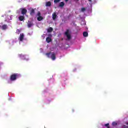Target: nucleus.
Instances as JSON below:
<instances>
[{
  "label": "nucleus",
  "mask_w": 128,
  "mask_h": 128,
  "mask_svg": "<svg viewBox=\"0 0 128 128\" xmlns=\"http://www.w3.org/2000/svg\"><path fill=\"white\" fill-rule=\"evenodd\" d=\"M46 56L47 58H50L52 60H55L56 59V54L52 52H50V53L46 54Z\"/></svg>",
  "instance_id": "1"
},
{
  "label": "nucleus",
  "mask_w": 128,
  "mask_h": 128,
  "mask_svg": "<svg viewBox=\"0 0 128 128\" xmlns=\"http://www.w3.org/2000/svg\"><path fill=\"white\" fill-rule=\"evenodd\" d=\"M64 36L66 38L67 40H70L72 38V34L69 30H67L65 32Z\"/></svg>",
  "instance_id": "2"
},
{
  "label": "nucleus",
  "mask_w": 128,
  "mask_h": 128,
  "mask_svg": "<svg viewBox=\"0 0 128 128\" xmlns=\"http://www.w3.org/2000/svg\"><path fill=\"white\" fill-rule=\"evenodd\" d=\"M21 76H22L20 74H14L11 76V80H12V82L16 80L17 78H19Z\"/></svg>",
  "instance_id": "3"
},
{
  "label": "nucleus",
  "mask_w": 128,
  "mask_h": 128,
  "mask_svg": "<svg viewBox=\"0 0 128 128\" xmlns=\"http://www.w3.org/2000/svg\"><path fill=\"white\" fill-rule=\"evenodd\" d=\"M112 126L113 128H110V124H107L103 126V128H114L115 126H118V123H116V122H113L112 123Z\"/></svg>",
  "instance_id": "4"
},
{
  "label": "nucleus",
  "mask_w": 128,
  "mask_h": 128,
  "mask_svg": "<svg viewBox=\"0 0 128 128\" xmlns=\"http://www.w3.org/2000/svg\"><path fill=\"white\" fill-rule=\"evenodd\" d=\"M18 58L21 60H29L28 56H24L22 54H20L18 55Z\"/></svg>",
  "instance_id": "5"
},
{
  "label": "nucleus",
  "mask_w": 128,
  "mask_h": 128,
  "mask_svg": "<svg viewBox=\"0 0 128 128\" xmlns=\"http://www.w3.org/2000/svg\"><path fill=\"white\" fill-rule=\"evenodd\" d=\"M19 40L20 42V44L21 42H24L26 40V39H24V34H22L20 35V36L19 38Z\"/></svg>",
  "instance_id": "6"
},
{
  "label": "nucleus",
  "mask_w": 128,
  "mask_h": 128,
  "mask_svg": "<svg viewBox=\"0 0 128 128\" xmlns=\"http://www.w3.org/2000/svg\"><path fill=\"white\" fill-rule=\"evenodd\" d=\"M36 18H38V20L39 22H42V20H44V18H42V14H40V12H38L37 15H36Z\"/></svg>",
  "instance_id": "7"
},
{
  "label": "nucleus",
  "mask_w": 128,
  "mask_h": 128,
  "mask_svg": "<svg viewBox=\"0 0 128 128\" xmlns=\"http://www.w3.org/2000/svg\"><path fill=\"white\" fill-rule=\"evenodd\" d=\"M0 28L3 30H4L8 28V26L4 25V24L1 23L0 24Z\"/></svg>",
  "instance_id": "8"
},
{
  "label": "nucleus",
  "mask_w": 128,
  "mask_h": 128,
  "mask_svg": "<svg viewBox=\"0 0 128 128\" xmlns=\"http://www.w3.org/2000/svg\"><path fill=\"white\" fill-rule=\"evenodd\" d=\"M32 26H34V24H32V22L29 21L28 22V28H32Z\"/></svg>",
  "instance_id": "9"
},
{
  "label": "nucleus",
  "mask_w": 128,
  "mask_h": 128,
  "mask_svg": "<svg viewBox=\"0 0 128 128\" xmlns=\"http://www.w3.org/2000/svg\"><path fill=\"white\" fill-rule=\"evenodd\" d=\"M52 38V35H49V38H46V42L48 43L50 42H52V38Z\"/></svg>",
  "instance_id": "10"
},
{
  "label": "nucleus",
  "mask_w": 128,
  "mask_h": 128,
  "mask_svg": "<svg viewBox=\"0 0 128 128\" xmlns=\"http://www.w3.org/2000/svg\"><path fill=\"white\" fill-rule=\"evenodd\" d=\"M19 20H20V22H24V16H20L19 17Z\"/></svg>",
  "instance_id": "11"
},
{
  "label": "nucleus",
  "mask_w": 128,
  "mask_h": 128,
  "mask_svg": "<svg viewBox=\"0 0 128 128\" xmlns=\"http://www.w3.org/2000/svg\"><path fill=\"white\" fill-rule=\"evenodd\" d=\"M22 14H26L28 12V11L26 9H22Z\"/></svg>",
  "instance_id": "12"
},
{
  "label": "nucleus",
  "mask_w": 128,
  "mask_h": 128,
  "mask_svg": "<svg viewBox=\"0 0 128 128\" xmlns=\"http://www.w3.org/2000/svg\"><path fill=\"white\" fill-rule=\"evenodd\" d=\"M83 36L84 38H88V32H84L83 33Z\"/></svg>",
  "instance_id": "13"
},
{
  "label": "nucleus",
  "mask_w": 128,
  "mask_h": 128,
  "mask_svg": "<svg viewBox=\"0 0 128 128\" xmlns=\"http://www.w3.org/2000/svg\"><path fill=\"white\" fill-rule=\"evenodd\" d=\"M52 16H53L54 20H56L57 18L56 13H54L52 15Z\"/></svg>",
  "instance_id": "14"
},
{
  "label": "nucleus",
  "mask_w": 128,
  "mask_h": 128,
  "mask_svg": "<svg viewBox=\"0 0 128 128\" xmlns=\"http://www.w3.org/2000/svg\"><path fill=\"white\" fill-rule=\"evenodd\" d=\"M7 18L8 20H12V16H8Z\"/></svg>",
  "instance_id": "15"
},
{
  "label": "nucleus",
  "mask_w": 128,
  "mask_h": 128,
  "mask_svg": "<svg viewBox=\"0 0 128 128\" xmlns=\"http://www.w3.org/2000/svg\"><path fill=\"white\" fill-rule=\"evenodd\" d=\"M60 8H64V2L60 3Z\"/></svg>",
  "instance_id": "16"
},
{
  "label": "nucleus",
  "mask_w": 128,
  "mask_h": 128,
  "mask_svg": "<svg viewBox=\"0 0 128 128\" xmlns=\"http://www.w3.org/2000/svg\"><path fill=\"white\" fill-rule=\"evenodd\" d=\"M52 6V3L50 2H47L46 3V6Z\"/></svg>",
  "instance_id": "17"
},
{
  "label": "nucleus",
  "mask_w": 128,
  "mask_h": 128,
  "mask_svg": "<svg viewBox=\"0 0 128 128\" xmlns=\"http://www.w3.org/2000/svg\"><path fill=\"white\" fill-rule=\"evenodd\" d=\"M30 14H31L32 16H34V10L32 9V10H31Z\"/></svg>",
  "instance_id": "18"
},
{
  "label": "nucleus",
  "mask_w": 128,
  "mask_h": 128,
  "mask_svg": "<svg viewBox=\"0 0 128 128\" xmlns=\"http://www.w3.org/2000/svg\"><path fill=\"white\" fill-rule=\"evenodd\" d=\"M52 30H53V29L52 28H50L48 29V32H52Z\"/></svg>",
  "instance_id": "19"
},
{
  "label": "nucleus",
  "mask_w": 128,
  "mask_h": 128,
  "mask_svg": "<svg viewBox=\"0 0 128 128\" xmlns=\"http://www.w3.org/2000/svg\"><path fill=\"white\" fill-rule=\"evenodd\" d=\"M86 8H82L81 9V11L82 12H86Z\"/></svg>",
  "instance_id": "20"
},
{
  "label": "nucleus",
  "mask_w": 128,
  "mask_h": 128,
  "mask_svg": "<svg viewBox=\"0 0 128 128\" xmlns=\"http://www.w3.org/2000/svg\"><path fill=\"white\" fill-rule=\"evenodd\" d=\"M60 2V0H54V2L55 4H58V2Z\"/></svg>",
  "instance_id": "21"
},
{
  "label": "nucleus",
  "mask_w": 128,
  "mask_h": 128,
  "mask_svg": "<svg viewBox=\"0 0 128 128\" xmlns=\"http://www.w3.org/2000/svg\"><path fill=\"white\" fill-rule=\"evenodd\" d=\"M92 0H88V2H90V6H92Z\"/></svg>",
  "instance_id": "22"
},
{
  "label": "nucleus",
  "mask_w": 128,
  "mask_h": 128,
  "mask_svg": "<svg viewBox=\"0 0 128 128\" xmlns=\"http://www.w3.org/2000/svg\"><path fill=\"white\" fill-rule=\"evenodd\" d=\"M20 30H17V34H20Z\"/></svg>",
  "instance_id": "23"
},
{
  "label": "nucleus",
  "mask_w": 128,
  "mask_h": 128,
  "mask_svg": "<svg viewBox=\"0 0 128 128\" xmlns=\"http://www.w3.org/2000/svg\"><path fill=\"white\" fill-rule=\"evenodd\" d=\"M122 128H128V126H123Z\"/></svg>",
  "instance_id": "24"
},
{
  "label": "nucleus",
  "mask_w": 128,
  "mask_h": 128,
  "mask_svg": "<svg viewBox=\"0 0 128 128\" xmlns=\"http://www.w3.org/2000/svg\"><path fill=\"white\" fill-rule=\"evenodd\" d=\"M12 42H12V41H10V44H12Z\"/></svg>",
  "instance_id": "25"
},
{
  "label": "nucleus",
  "mask_w": 128,
  "mask_h": 128,
  "mask_svg": "<svg viewBox=\"0 0 128 128\" xmlns=\"http://www.w3.org/2000/svg\"><path fill=\"white\" fill-rule=\"evenodd\" d=\"M32 33L31 34H28L29 36H32Z\"/></svg>",
  "instance_id": "26"
},
{
  "label": "nucleus",
  "mask_w": 128,
  "mask_h": 128,
  "mask_svg": "<svg viewBox=\"0 0 128 128\" xmlns=\"http://www.w3.org/2000/svg\"><path fill=\"white\" fill-rule=\"evenodd\" d=\"M68 2V0H66V2Z\"/></svg>",
  "instance_id": "27"
},
{
  "label": "nucleus",
  "mask_w": 128,
  "mask_h": 128,
  "mask_svg": "<svg viewBox=\"0 0 128 128\" xmlns=\"http://www.w3.org/2000/svg\"><path fill=\"white\" fill-rule=\"evenodd\" d=\"M127 126H128V123L126 124Z\"/></svg>",
  "instance_id": "28"
},
{
  "label": "nucleus",
  "mask_w": 128,
  "mask_h": 128,
  "mask_svg": "<svg viewBox=\"0 0 128 128\" xmlns=\"http://www.w3.org/2000/svg\"><path fill=\"white\" fill-rule=\"evenodd\" d=\"M78 2L80 0H77Z\"/></svg>",
  "instance_id": "29"
}]
</instances>
